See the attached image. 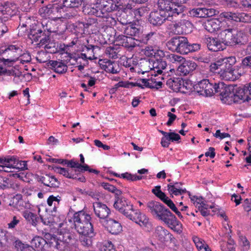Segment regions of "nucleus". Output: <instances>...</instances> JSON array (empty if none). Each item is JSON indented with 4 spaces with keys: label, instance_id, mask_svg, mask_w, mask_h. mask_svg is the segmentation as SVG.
Wrapping results in <instances>:
<instances>
[{
    "label": "nucleus",
    "instance_id": "obj_1",
    "mask_svg": "<svg viewBox=\"0 0 251 251\" xmlns=\"http://www.w3.org/2000/svg\"><path fill=\"white\" fill-rule=\"evenodd\" d=\"M114 207L129 220L135 222L140 226L151 229L152 224L149 218L139 210L133 208V204L124 197H118L115 200Z\"/></svg>",
    "mask_w": 251,
    "mask_h": 251
},
{
    "label": "nucleus",
    "instance_id": "obj_2",
    "mask_svg": "<svg viewBox=\"0 0 251 251\" xmlns=\"http://www.w3.org/2000/svg\"><path fill=\"white\" fill-rule=\"evenodd\" d=\"M148 211L154 218L167 225L177 233L181 231L182 225L176 217L163 205L156 201H150L147 203Z\"/></svg>",
    "mask_w": 251,
    "mask_h": 251
},
{
    "label": "nucleus",
    "instance_id": "obj_3",
    "mask_svg": "<svg viewBox=\"0 0 251 251\" xmlns=\"http://www.w3.org/2000/svg\"><path fill=\"white\" fill-rule=\"evenodd\" d=\"M72 220L75 228L78 233L87 234L89 232L93 234L91 231L93 226L90 222L91 217L90 214L84 210H80L74 214Z\"/></svg>",
    "mask_w": 251,
    "mask_h": 251
},
{
    "label": "nucleus",
    "instance_id": "obj_4",
    "mask_svg": "<svg viewBox=\"0 0 251 251\" xmlns=\"http://www.w3.org/2000/svg\"><path fill=\"white\" fill-rule=\"evenodd\" d=\"M220 37L225 45L234 46L246 42V35L241 30L228 28L222 31Z\"/></svg>",
    "mask_w": 251,
    "mask_h": 251
},
{
    "label": "nucleus",
    "instance_id": "obj_5",
    "mask_svg": "<svg viewBox=\"0 0 251 251\" xmlns=\"http://www.w3.org/2000/svg\"><path fill=\"white\" fill-rule=\"evenodd\" d=\"M117 6L113 0H101L93 7H87L88 13L96 17L108 18V13L116 10Z\"/></svg>",
    "mask_w": 251,
    "mask_h": 251
},
{
    "label": "nucleus",
    "instance_id": "obj_6",
    "mask_svg": "<svg viewBox=\"0 0 251 251\" xmlns=\"http://www.w3.org/2000/svg\"><path fill=\"white\" fill-rule=\"evenodd\" d=\"M157 6L158 10L168 18L182 14L184 11L182 4L171 0H158Z\"/></svg>",
    "mask_w": 251,
    "mask_h": 251
},
{
    "label": "nucleus",
    "instance_id": "obj_7",
    "mask_svg": "<svg viewBox=\"0 0 251 251\" xmlns=\"http://www.w3.org/2000/svg\"><path fill=\"white\" fill-rule=\"evenodd\" d=\"M188 43V41L186 37L178 36L171 38L167 42L166 45L170 50L180 54H186Z\"/></svg>",
    "mask_w": 251,
    "mask_h": 251
},
{
    "label": "nucleus",
    "instance_id": "obj_8",
    "mask_svg": "<svg viewBox=\"0 0 251 251\" xmlns=\"http://www.w3.org/2000/svg\"><path fill=\"white\" fill-rule=\"evenodd\" d=\"M144 66V72H147L151 70H153L154 73L156 72L158 74H161L163 71L166 69L167 63L166 61L160 59H153L146 60L143 62Z\"/></svg>",
    "mask_w": 251,
    "mask_h": 251
},
{
    "label": "nucleus",
    "instance_id": "obj_9",
    "mask_svg": "<svg viewBox=\"0 0 251 251\" xmlns=\"http://www.w3.org/2000/svg\"><path fill=\"white\" fill-rule=\"evenodd\" d=\"M214 86L208 79H203L196 85V90L201 95L212 96L214 94Z\"/></svg>",
    "mask_w": 251,
    "mask_h": 251
},
{
    "label": "nucleus",
    "instance_id": "obj_10",
    "mask_svg": "<svg viewBox=\"0 0 251 251\" xmlns=\"http://www.w3.org/2000/svg\"><path fill=\"white\" fill-rule=\"evenodd\" d=\"M5 51V53L11 55L9 58H2L4 65L9 66L18 60V57L21 54L22 50L19 46L12 45L9 46Z\"/></svg>",
    "mask_w": 251,
    "mask_h": 251
},
{
    "label": "nucleus",
    "instance_id": "obj_11",
    "mask_svg": "<svg viewBox=\"0 0 251 251\" xmlns=\"http://www.w3.org/2000/svg\"><path fill=\"white\" fill-rule=\"evenodd\" d=\"M28 37L32 43H35L36 45L39 47L45 45L49 40L48 37L45 35L41 29L31 30Z\"/></svg>",
    "mask_w": 251,
    "mask_h": 251
},
{
    "label": "nucleus",
    "instance_id": "obj_12",
    "mask_svg": "<svg viewBox=\"0 0 251 251\" xmlns=\"http://www.w3.org/2000/svg\"><path fill=\"white\" fill-rule=\"evenodd\" d=\"M192 27V25L189 21L181 20L173 24L171 29L176 34H182L188 33Z\"/></svg>",
    "mask_w": 251,
    "mask_h": 251
},
{
    "label": "nucleus",
    "instance_id": "obj_13",
    "mask_svg": "<svg viewBox=\"0 0 251 251\" xmlns=\"http://www.w3.org/2000/svg\"><path fill=\"white\" fill-rule=\"evenodd\" d=\"M99 63L101 68L108 73L117 74L121 71L119 64L115 61L103 59L100 60Z\"/></svg>",
    "mask_w": 251,
    "mask_h": 251
},
{
    "label": "nucleus",
    "instance_id": "obj_14",
    "mask_svg": "<svg viewBox=\"0 0 251 251\" xmlns=\"http://www.w3.org/2000/svg\"><path fill=\"white\" fill-rule=\"evenodd\" d=\"M93 209L96 216L100 219H105L110 213V209L106 205L101 202L94 203Z\"/></svg>",
    "mask_w": 251,
    "mask_h": 251
},
{
    "label": "nucleus",
    "instance_id": "obj_15",
    "mask_svg": "<svg viewBox=\"0 0 251 251\" xmlns=\"http://www.w3.org/2000/svg\"><path fill=\"white\" fill-rule=\"evenodd\" d=\"M197 65L192 61L184 60L182 64L179 65L177 67V72L180 75H187L194 71Z\"/></svg>",
    "mask_w": 251,
    "mask_h": 251
},
{
    "label": "nucleus",
    "instance_id": "obj_16",
    "mask_svg": "<svg viewBox=\"0 0 251 251\" xmlns=\"http://www.w3.org/2000/svg\"><path fill=\"white\" fill-rule=\"evenodd\" d=\"M117 39L122 46L129 50H132L136 47L140 46V41L138 39H136L134 38L124 35H119Z\"/></svg>",
    "mask_w": 251,
    "mask_h": 251
},
{
    "label": "nucleus",
    "instance_id": "obj_17",
    "mask_svg": "<svg viewBox=\"0 0 251 251\" xmlns=\"http://www.w3.org/2000/svg\"><path fill=\"white\" fill-rule=\"evenodd\" d=\"M153 236L161 242H167L172 238V235L162 226H157L153 232Z\"/></svg>",
    "mask_w": 251,
    "mask_h": 251
},
{
    "label": "nucleus",
    "instance_id": "obj_18",
    "mask_svg": "<svg viewBox=\"0 0 251 251\" xmlns=\"http://www.w3.org/2000/svg\"><path fill=\"white\" fill-rule=\"evenodd\" d=\"M167 16L162 14L158 10L152 11L150 14L149 22L153 25H161L166 20H168Z\"/></svg>",
    "mask_w": 251,
    "mask_h": 251
},
{
    "label": "nucleus",
    "instance_id": "obj_19",
    "mask_svg": "<svg viewBox=\"0 0 251 251\" xmlns=\"http://www.w3.org/2000/svg\"><path fill=\"white\" fill-rule=\"evenodd\" d=\"M205 43L208 49L211 51H218L224 49L223 41L221 42L216 38L207 37L205 39Z\"/></svg>",
    "mask_w": 251,
    "mask_h": 251
},
{
    "label": "nucleus",
    "instance_id": "obj_20",
    "mask_svg": "<svg viewBox=\"0 0 251 251\" xmlns=\"http://www.w3.org/2000/svg\"><path fill=\"white\" fill-rule=\"evenodd\" d=\"M222 23L217 19L207 21L204 24L205 29L210 33H213L220 29Z\"/></svg>",
    "mask_w": 251,
    "mask_h": 251
},
{
    "label": "nucleus",
    "instance_id": "obj_21",
    "mask_svg": "<svg viewBox=\"0 0 251 251\" xmlns=\"http://www.w3.org/2000/svg\"><path fill=\"white\" fill-rule=\"evenodd\" d=\"M49 64L50 68L57 73L63 74L67 71V65L62 61L50 60Z\"/></svg>",
    "mask_w": 251,
    "mask_h": 251
},
{
    "label": "nucleus",
    "instance_id": "obj_22",
    "mask_svg": "<svg viewBox=\"0 0 251 251\" xmlns=\"http://www.w3.org/2000/svg\"><path fill=\"white\" fill-rule=\"evenodd\" d=\"M107 228L108 231L112 234H118L122 230L121 224L113 219H110L108 221Z\"/></svg>",
    "mask_w": 251,
    "mask_h": 251
},
{
    "label": "nucleus",
    "instance_id": "obj_23",
    "mask_svg": "<svg viewBox=\"0 0 251 251\" xmlns=\"http://www.w3.org/2000/svg\"><path fill=\"white\" fill-rule=\"evenodd\" d=\"M230 229H229L225 234L228 238L227 242H222L221 243V249L222 251H235V243L234 240L230 238Z\"/></svg>",
    "mask_w": 251,
    "mask_h": 251
},
{
    "label": "nucleus",
    "instance_id": "obj_24",
    "mask_svg": "<svg viewBox=\"0 0 251 251\" xmlns=\"http://www.w3.org/2000/svg\"><path fill=\"white\" fill-rule=\"evenodd\" d=\"M40 181L46 186L50 187H56L59 185V181L53 176L46 175L40 178Z\"/></svg>",
    "mask_w": 251,
    "mask_h": 251
},
{
    "label": "nucleus",
    "instance_id": "obj_25",
    "mask_svg": "<svg viewBox=\"0 0 251 251\" xmlns=\"http://www.w3.org/2000/svg\"><path fill=\"white\" fill-rule=\"evenodd\" d=\"M192 239L199 251H212L203 239L196 236H193Z\"/></svg>",
    "mask_w": 251,
    "mask_h": 251
},
{
    "label": "nucleus",
    "instance_id": "obj_26",
    "mask_svg": "<svg viewBox=\"0 0 251 251\" xmlns=\"http://www.w3.org/2000/svg\"><path fill=\"white\" fill-rule=\"evenodd\" d=\"M55 171L59 174L63 175L64 176L73 179H77L75 173L77 172L76 170L74 169H66L61 167H56Z\"/></svg>",
    "mask_w": 251,
    "mask_h": 251
},
{
    "label": "nucleus",
    "instance_id": "obj_27",
    "mask_svg": "<svg viewBox=\"0 0 251 251\" xmlns=\"http://www.w3.org/2000/svg\"><path fill=\"white\" fill-rule=\"evenodd\" d=\"M156 37V33L154 32H150V33L143 34L141 37H139L138 40L140 41V46L142 45L151 44Z\"/></svg>",
    "mask_w": 251,
    "mask_h": 251
},
{
    "label": "nucleus",
    "instance_id": "obj_28",
    "mask_svg": "<svg viewBox=\"0 0 251 251\" xmlns=\"http://www.w3.org/2000/svg\"><path fill=\"white\" fill-rule=\"evenodd\" d=\"M91 232H92V233L93 234H90L89 232L87 234L79 233L80 235H81V236L79 238V240L83 246L89 247L92 245V238L95 235L93 228H92V231Z\"/></svg>",
    "mask_w": 251,
    "mask_h": 251
},
{
    "label": "nucleus",
    "instance_id": "obj_29",
    "mask_svg": "<svg viewBox=\"0 0 251 251\" xmlns=\"http://www.w3.org/2000/svg\"><path fill=\"white\" fill-rule=\"evenodd\" d=\"M228 64L224 61V60L222 61H218L211 65L210 69L212 71L220 75L222 72L224 71L225 69L227 68Z\"/></svg>",
    "mask_w": 251,
    "mask_h": 251
},
{
    "label": "nucleus",
    "instance_id": "obj_30",
    "mask_svg": "<svg viewBox=\"0 0 251 251\" xmlns=\"http://www.w3.org/2000/svg\"><path fill=\"white\" fill-rule=\"evenodd\" d=\"M46 244V240L40 236H35L32 239L31 242L32 247H34L40 250L41 251H48L44 248V245Z\"/></svg>",
    "mask_w": 251,
    "mask_h": 251
},
{
    "label": "nucleus",
    "instance_id": "obj_31",
    "mask_svg": "<svg viewBox=\"0 0 251 251\" xmlns=\"http://www.w3.org/2000/svg\"><path fill=\"white\" fill-rule=\"evenodd\" d=\"M22 215L26 221L29 222L33 226H34L37 225V224L39 220V218L36 214L28 210L24 211Z\"/></svg>",
    "mask_w": 251,
    "mask_h": 251
},
{
    "label": "nucleus",
    "instance_id": "obj_32",
    "mask_svg": "<svg viewBox=\"0 0 251 251\" xmlns=\"http://www.w3.org/2000/svg\"><path fill=\"white\" fill-rule=\"evenodd\" d=\"M182 80L180 78H170L167 81V84L174 91H180L182 89Z\"/></svg>",
    "mask_w": 251,
    "mask_h": 251
},
{
    "label": "nucleus",
    "instance_id": "obj_33",
    "mask_svg": "<svg viewBox=\"0 0 251 251\" xmlns=\"http://www.w3.org/2000/svg\"><path fill=\"white\" fill-rule=\"evenodd\" d=\"M166 58L169 62L175 64L178 66L182 64L185 59V58L182 56L172 53L166 54Z\"/></svg>",
    "mask_w": 251,
    "mask_h": 251
},
{
    "label": "nucleus",
    "instance_id": "obj_34",
    "mask_svg": "<svg viewBox=\"0 0 251 251\" xmlns=\"http://www.w3.org/2000/svg\"><path fill=\"white\" fill-rule=\"evenodd\" d=\"M146 54L150 56H154L156 59L157 57L162 58L165 57L166 55L165 52L160 50H154L152 47H148L146 48Z\"/></svg>",
    "mask_w": 251,
    "mask_h": 251
},
{
    "label": "nucleus",
    "instance_id": "obj_35",
    "mask_svg": "<svg viewBox=\"0 0 251 251\" xmlns=\"http://www.w3.org/2000/svg\"><path fill=\"white\" fill-rule=\"evenodd\" d=\"M117 10H122L125 12H127L128 10H131L133 5L129 3V0H119L116 3Z\"/></svg>",
    "mask_w": 251,
    "mask_h": 251
},
{
    "label": "nucleus",
    "instance_id": "obj_36",
    "mask_svg": "<svg viewBox=\"0 0 251 251\" xmlns=\"http://www.w3.org/2000/svg\"><path fill=\"white\" fill-rule=\"evenodd\" d=\"M235 95L244 100H250L248 98L249 92H247V86H245L243 88H238Z\"/></svg>",
    "mask_w": 251,
    "mask_h": 251
},
{
    "label": "nucleus",
    "instance_id": "obj_37",
    "mask_svg": "<svg viewBox=\"0 0 251 251\" xmlns=\"http://www.w3.org/2000/svg\"><path fill=\"white\" fill-rule=\"evenodd\" d=\"M15 247L18 251H35L32 246L24 244L20 241L15 242Z\"/></svg>",
    "mask_w": 251,
    "mask_h": 251
},
{
    "label": "nucleus",
    "instance_id": "obj_38",
    "mask_svg": "<svg viewBox=\"0 0 251 251\" xmlns=\"http://www.w3.org/2000/svg\"><path fill=\"white\" fill-rule=\"evenodd\" d=\"M139 32L140 30L133 25H128L124 28V33L126 35L135 36Z\"/></svg>",
    "mask_w": 251,
    "mask_h": 251
},
{
    "label": "nucleus",
    "instance_id": "obj_39",
    "mask_svg": "<svg viewBox=\"0 0 251 251\" xmlns=\"http://www.w3.org/2000/svg\"><path fill=\"white\" fill-rule=\"evenodd\" d=\"M191 201L193 202L196 208L200 209L201 208L202 204H203L204 199L201 197L191 196L189 192H188Z\"/></svg>",
    "mask_w": 251,
    "mask_h": 251
},
{
    "label": "nucleus",
    "instance_id": "obj_40",
    "mask_svg": "<svg viewBox=\"0 0 251 251\" xmlns=\"http://www.w3.org/2000/svg\"><path fill=\"white\" fill-rule=\"evenodd\" d=\"M12 75L20 77L22 75V72L19 70L13 69L11 70H7L3 67V68H0V75Z\"/></svg>",
    "mask_w": 251,
    "mask_h": 251
},
{
    "label": "nucleus",
    "instance_id": "obj_41",
    "mask_svg": "<svg viewBox=\"0 0 251 251\" xmlns=\"http://www.w3.org/2000/svg\"><path fill=\"white\" fill-rule=\"evenodd\" d=\"M230 64H228L227 66V68L225 69L224 71L222 72L220 76L222 78V79L225 80L234 81V77L233 76V75H232L230 70Z\"/></svg>",
    "mask_w": 251,
    "mask_h": 251
},
{
    "label": "nucleus",
    "instance_id": "obj_42",
    "mask_svg": "<svg viewBox=\"0 0 251 251\" xmlns=\"http://www.w3.org/2000/svg\"><path fill=\"white\" fill-rule=\"evenodd\" d=\"M82 2V0H63V6L70 8L78 7Z\"/></svg>",
    "mask_w": 251,
    "mask_h": 251
},
{
    "label": "nucleus",
    "instance_id": "obj_43",
    "mask_svg": "<svg viewBox=\"0 0 251 251\" xmlns=\"http://www.w3.org/2000/svg\"><path fill=\"white\" fill-rule=\"evenodd\" d=\"M191 13L195 17L199 18H205L207 14V9L205 8H198L193 9Z\"/></svg>",
    "mask_w": 251,
    "mask_h": 251
},
{
    "label": "nucleus",
    "instance_id": "obj_44",
    "mask_svg": "<svg viewBox=\"0 0 251 251\" xmlns=\"http://www.w3.org/2000/svg\"><path fill=\"white\" fill-rule=\"evenodd\" d=\"M51 4L41 7L39 10V14L45 19L50 18V17H51Z\"/></svg>",
    "mask_w": 251,
    "mask_h": 251
},
{
    "label": "nucleus",
    "instance_id": "obj_45",
    "mask_svg": "<svg viewBox=\"0 0 251 251\" xmlns=\"http://www.w3.org/2000/svg\"><path fill=\"white\" fill-rule=\"evenodd\" d=\"M168 190L171 195H174L176 196L181 195L187 192L185 189L177 188L171 186V185H167ZM188 192H187L188 193Z\"/></svg>",
    "mask_w": 251,
    "mask_h": 251
},
{
    "label": "nucleus",
    "instance_id": "obj_46",
    "mask_svg": "<svg viewBox=\"0 0 251 251\" xmlns=\"http://www.w3.org/2000/svg\"><path fill=\"white\" fill-rule=\"evenodd\" d=\"M50 246L58 250H62L65 249L66 245L61 239V236H60L59 239L55 238V239H53V241H51Z\"/></svg>",
    "mask_w": 251,
    "mask_h": 251
},
{
    "label": "nucleus",
    "instance_id": "obj_47",
    "mask_svg": "<svg viewBox=\"0 0 251 251\" xmlns=\"http://www.w3.org/2000/svg\"><path fill=\"white\" fill-rule=\"evenodd\" d=\"M62 11V8L57 4H51L50 9L51 18H59L62 16L60 13Z\"/></svg>",
    "mask_w": 251,
    "mask_h": 251
},
{
    "label": "nucleus",
    "instance_id": "obj_48",
    "mask_svg": "<svg viewBox=\"0 0 251 251\" xmlns=\"http://www.w3.org/2000/svg\"><path fill=\"white\" fill-rule=\"evenodd\" d=\"M22 202V196L21 194H16L12 198L9 205L17 208Z\"/></svg>",
    "mask_w": 251,
    "mask_h": 251
},
{
    "label": "nucleus",
    "instance_id": "obj_49",
    "mask_svg": "<svg viewBox=\"0 0 251 251\" xmlns=\"http://www.w3.org/2000/svg\"><path fill=\"white\" fill-rule=\"evenodd\" d=\"M61 200V198L58 195L56 197L53 195H50L47 199V203L50 206H51L53 205L54 207H55L59 204Z\"/></svg>",
    "mask_w": 251,
    "mask_h": 251
},
{
    "label": "nucleus",
    "instance_id": "obj_50",
    "mask_svg": "<svg viewBox=\"0 0 251 251\" xmlns=\"http://www.w3.org/2000/svg\"><path fill=\"white\" fill-rule=\"evenodd\" d=\"M181 87L182 89H185L188 92H191L193 89L196 90V85H194L192 82L189 80H182Z\"/></svg>",
    "mask_w": 251,
    "mask_h": 251
},
{
    "label": "nucleus",
    "instance_id": "obj_51",
    "mask_svg": "<svg viewBox=\"0 0 251 251\" xmlns=\"http://www.w3.org/2000/svg\"><path fill=\"white\" fill-rule=\"evenodd\" d=\"M133 86H138L142 88L149 87H155L154 85H151L149 84V79L143 78L137 80L135 83H133Z\"/></svg>",
    "mask_w": 251,
    "mask_h": 251
},
{
    "label": "nucleus",
    "instance_id": "obj_52",
    "mask_svg": "<svg viewBox=\"0 0 251 251\" xmlns=\"http://www.w3.org/2000/svg\"><path fill=\"white\" fill-rule=\"evenodd\" d=\"M11 186V180L5 177L0 176V189L4 190L9 188Z\"/></svg>",
    "mask_w": 251,
    "mask_h": 251
},
{
    "label": "nucleus",
    "instance_id": "obj_53",
    "mask_svg": "<svg viewBox=\"0 0 251 251\" xmlns=\"http://www.w3.org/2000/svg\"><path fill=\"white\" fill-rule=\"evenodd\" d=\"M121 176L123 178L126 179L127 180L131 181H136L141 180L142 179V176L136 175H132L131 174L126 173L121 174Z\"/></svg>",
    "mask_w": 251,
    "mask_h": 251
},
{
    "label": "nucleus",
    "instance_id": "obj_54",
    "mask_svg": "<svg viewBox=\"0 0 251 251\" xmlns=\"http://www.w3.org/2000/svg\"><path fill=\"white\" fill-rule=\"evenodd\" d=\"M41 24L45 31L47 30L49 32H54V30L51 27L52 22L50 20L47 19H44L42 20Z\"/></svg>",
    "mask_w": 251,
    "mask_h": 251
},
{
    "label": "nucleus",
    "instance_id": "obj_55",
    "mask_svg": "<svg viewBox=\"0 0 251 251\" xmlns=\"http://www.w3.org/2000/svg\"><path fill=\"white\" fill-rule=\"evenodd\" d=\"M230 70L232 75H233V76L234 77L233 78L234 80L238 79L241 76L242 71L241 68L238 66H230Z\"/></svg>",
    "mask_w": 251,
    "mask_h": 251
},
{
    "label": "nucleus",
    "instance_id": "obj_56",
    "mask_svg": "<svg viewBox=\"0 0 251 251\" xmlns=\"http://www.w3.org/2000/svg\"><path fill=\"white\" fill-rule=\"evenodd\" d=\"M100 251H116V250L111 242L106 241L103 243Z\"/></svg>",
    "mask_w": 251,
    "mask_h": 251
},
{
    "label": "nucleus",
    "instance_id": "obj_57",
    "mask_svg": "<svg viewBox=\"0 0 251 251\" xmlns=\"http://www.w3.org/2000/svg\"><path fill=\"white\" fill-rule=\"evenodd\" d=\"M105 53L109 58H117L118 57L117 51L114 48L111 47L106 48Z\"/></svg>",
    "mask_w": 251,
    "mask_h": 251
},
{
    "label": "nucleus",
    "instance_id": "obj_58",
    "mask_svg": "<svg viewBox=\"0 0 251 251\" xmlns=\"http://www.w3.org/2000/svg\"><path fill=\"white\" fill-rule=\"evenodd\" d=\"M240 22L251 23V13H241Z\"/></svg>",
    "mask_w": 251,
    "mask_h": 251
},
{
    "label": "nucleus",
    "instance_id": "obj_59",
    "mask_svg": "<svg viewBox=\"0 0 251 251\" xmlns=\"http://www.w3.org/2000/svg\"><path fill=\"white\" fill-rule=\"evenodd\" d=\"M213 86H214V93L220 92L222 94L224 92L222 90H224L226 87L225 84L222 82H219L218 83H215Z\"/></svg>",
    "mask_w": 251,
    "mask_h": 251
},
{
    "label": "nucleus",
    "instance_id": "obj_60",
    "mask_svg": "<svg viewBox=\"0 0 251 251\" xmlns=\"http://www.w3.org/2000/svg\"><path fill=\"white\" fill-rule=\"evenodd\" d=\"M157 189H158L157 192L155 193V195L164 202V201L169 198L166 196L164 192L161 191L160 186H157Z\"/></svg>",
    "mask_w": 251,
    "mask_h": 251
},
{
    "label": "nucleus",
    "instance_id": "obj_61",
    "mask_svg": "<svg viewBox=\"0 0 251 251\" xmlns=\"http://www.w3.org/2000/svg\"><path fill=\"white\" fill-rule=\"evenodd\" d=\"M133 12L134 13L135 17L137 19H138L139 18L144 15L145 13V9L143 7L134 9L133 10Z\"/></svg>",
    "mask_w": 251,
    "mask_h": 251
},
{
    "label": "nucleus",
    "instance_id": "obj_62",
    "mask_svg": "<svg viewBox=\"0 0 251 251\" xmlns=\"http://www.w3.org/2000/svg\"><path fill=\"white\" fill-rule=\"evenodd\" d=\"M16 164V165H14L15 166L16 169L19 170H24L25 169H27V164L26 162L25 161L19 160L18 159H17V163H15Z\"/></svg>",
    "mask_w": 251,
    "mask_h": 251
},
{
    "label": "nucleus",
    "instance_id": "obj_63",
    "mask_svg": "<svg viewBox=\"0 0 251 251\" xmlns=\"http://www.w3.org/2000/svg\"><path fill=\"white\" fill-rule=\"evenodd\" d=\"M47 53L45 51H40L38 52L36 56V59L40 63H45L47 60Z\"/></svg>",
    "mask_w": 251,
    "mask_h": 251
},
{
    "label": "nucleus",
    "instance_id": "obj_64",
    "mask_svg": "<svg viewBox=\"0 0 251 251\" xmlns=\"http://www.w3.org/2000/svg\"><path fill=\"white\" fill-rule=\"evenodd\" d=\"M20 218L17 216H13L12 220L8 224L9 228H14L20 223Z\"/></svg>",
    "mask_w": 251,
    "mask_h": 251
}]
</instances>
